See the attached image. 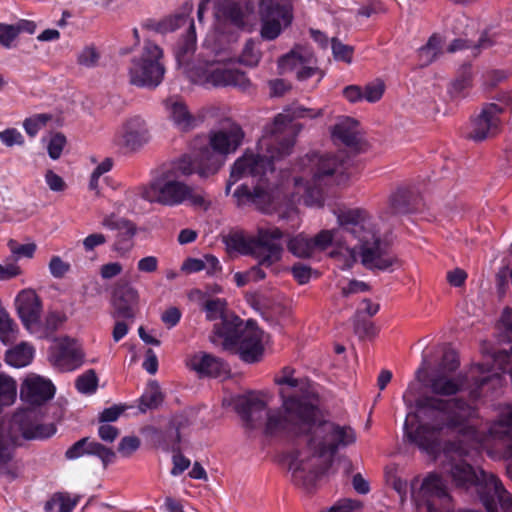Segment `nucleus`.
Returning a JSON list of instances; mask_svg holds the SVG:
<instances>
[{
  "instance_id": "obj_7",
  "label": "nucleus",
  "mask_w": 512,
  "mask_h": 512,
  "mask_svg": "<svg viewBox=\"0 0 512 512\" xmlns=\"http://www.w3.org/2000/svg\"><path fill=\"white\" fill-rule=\"evenodd\" d=\"M283 232L279 228L259 229L256 236H249L243 232L230 233L225 238L227 249L241 255L252 256L265 268H271L280 262L283 247L279 241Z\"/></svg>"
},
{
  "instance_id": "obj_52",
  "label": "nucleus",
  "mask_w": 512,
  "mask_h": 512,
  "mask_svg": "<svg viewBox=\"0 0 512 512\" xmlns=\"http://www.w3.org/2000/svg\"><path fill=\"white\" fill-rule=\"evenodd\" d=\"M19 35V28L16 24L0 23V44L6 48H10L12 42Z\"/></svg>"
},
{
  "instance_id": "obj_31",
  "label": "nucleus",
  "mask_w": 512,
  "mask_h": 512,
  "mask_svg": "<svg viewBox=\"0 0 512 512\" xmlns=\"http://www.w3.org/2000/svg\"><path fill=\"white\" fill-rule=\"evenodd\" d=\"M512 430V404L499 407L497 419L492 423L489 431L494 437L509 436Z\"/></svg>"
},
{
  "instance_id": "obj_59",
  "label": "nucleus",
  "mask_w": 512,
  "mask_h": 512,
  "mask_svg": "<svg viewBox=\"0 0 512 512\" xmlns=\"http://www.w3.org/2000/svg\"><path fill=\"white\" fill-rule=\"evenodd\" d=\"M459 367V359L455 351L446 350L440 362L442 372H454Z\"/></svg>"
},
{
  "instance_id": "obj_61",
  "label": "nucleus",
  "mask_w": 512,
  "mask_h": 512,
  "mask_svg": "<svg viewBox=\"0 0 512 512\" xmlns=\"http://www.w3.org/2000/svg\"><path fill=\"white\" fill-rule=\"evenodd\" d=\"M107 242L103 233H92L85 237L82 241L85 252H92L96 247L102 246Z\"/></svg>"
},
{
  "instance_id": "obj_29",
  "label": "nucleus",
  "mask_w": 512,
  "mask_h": 512,
  "mask_svg": "<svg viewBox=\"0 0 512 512\" xmlns=\"http://www.w3.org/2000/svg\"><path fill=\"white\" fill-rule=\"evenodd\" d=\"M35 349L27 343L21 342L15 347L8 349L5 353V362L15 368H22L29 365L34 358Z\"/></svg>"
},
{
  "instance_id": "obj_6",
  "label": "nucleus",
  "mask_w": 512,
  "mask_h": 512,
  "mask_svg": "<svg viewBox=\"0 0 512 512\" xmlns=\"http://www.w3.org/2000/svg\"><path fill=\"white\" fill-rule=\"evenodd\" d=\"M338 225L352 239L359 241L361 263L368 269L388 270L398 263L372 225L371 216L363 208H345L334 211Z\"/></svg>"
},
{
  "instance_id": "obj_37",
  "label": "nucleus",
  "mask_w": 512,
  "mask_h": 512,
  "mask_svg": "<svg viewBox=\"0 0 512 512\" xmlns=\"http://www.w3.org/2000/svg\"><path fill=\"white\" fill-rule=\"evenodd\" d=\"M441 40L433 35L429 38L427 44L418 50V58L421 66L431 64L440 53Z\"/></svg>"
},
{
  "instance_id": "obj_10",
  "label": "nucleus",
  "mask_w": 512,
  "mask_h": 512,
  "mask_svg": "<svg viewBox=\"0 0 512 512\" xmlns=\"http://www.w3.org/2000/svg\"><path fill=\"white\" fill-rule=\"evenodd\" d=\"M304 173L314 186L340 184L347 179L346 161L336 155L313 153L302 159Z\"/></svg>"
},
{
  "instance_id": "obj_23",
  "label": "nucleus",
  "mask_w": 512,
  "mask_h": 512,
  "mask_svg": "<svg viewBox=\"0 0 512 512\" xmlns=\"http://www.w3.org/2000/svg\"><path fill=\"white\" fill-rule=\"evenodd\" d=\"M253 5L250 0H216L215 15L218 19L243 28L251 13Z\"/></svg>"
},
{
  "instance_id": "obj_47",
  "label": "nucleus",
  "mask_w": 512,
  "mask_h": 512,
  "mask_svg": "<svg viewBox=\"0 0 512 512\" xmlns=\"http://www.w3.org/2000/svg\"><path fill=\"white\" fill-rule=\"evenodd\" d=\"M362 89L363 100H366L370 103H375L382 98L385 91V85L383 81L376 80L374 82L368 83Z\"/></svg>"
},
{
  "instance_id": "obj_15",
  "label": "nucleus",
  "mask_w": 512,
  "mask_h": 512,
  "mask_svg": "<svg viewBox=\"0 0 512 512\" xmlns=\"http://www.w3.org/2000/svg\"><path fill=\"white\" fill-rule=\"evenodd\" d=\"M150 140L146 121L140 116L128 118L114 136V143L130 152L140 150Z\"/></svg>"
},
{
  "instance_id": "obj_45",
  "label": "nucleus",
  "mask_w": 512,
  "mask_h": 512,
  "mask_svg": "<svg viewBox=\"0 0 512 512\" xmlns=\"http://www.w3.org/2000/svg\"><path fill=\"white\" fill-rule=\"evenodd\" d=\"M16 338V324L5 311H0V339L7 344Z\"/></svg>"
},
{
  "instance_id": "obj_41",
  "label": "nucleus",
  "mask_w": 512,
  "mask_h": 512,
  "mask_svg": "<svg viewBox=\"0 0 512 512\" xmlns=\"http://www.w3.org/2000/svg\"><path fill=\"white\" fill-rule=\"evenodd\" d=\"M63 317L57 312H49L44 321H41V329L39 332H33L39 338H46L52 335L63 323Z\"/></svg>"
},
{
  "instance_id": "obj_11",
  "label": "nucleus",
  "mask_w": 512,
  "mask_h": 512,
  "mask_svg": "<svg viewBox=\"0 0 512 512\" xmlns=\"http://www.w3.org/2000/svg\"><path fill=\"white\" fill-rule=\"evenodd\" d=\"M244 132L242 128L232 123L227 127H223L215 132H211L209 136V144L200 148L197 154L192 155L199 165L208 163L204 158V153L213 155L220 163L219 169L224 163V157L230 153H234L242 144Z\"/></svg>"
},
{
  "instance_id": "obj_57",
  "label": "nucleus",
  "mask_w": 512,
  "mask_h": 512,
  "mask_svg": "<svg viewBox=\"0 0 512 512\" xmlns=\"http://www.w3.org/2000/svg\"><path fill=\"white\" fill-rule=\"evenodd\" d=\"M327 512H361V503L352 499H341Z\"/></svg>"
},
{
  "instance_id": "obj_3",
  "label": "nucleus",
  "mask_w": 512,
  "mask_h": 512,
  "mask_svg": "<svg viewBox=\"0 0 512 512\" xmlns=\"http://www.w3.org/2000/svg\"><path fill=\"white\" fill-rule=\"evenodd\" d=\"M307 436L306 449L292 451L285 457L292 481L305 488L312 486L316 478L329 468L339 449L354 444L357 439L351 426L324 420L317 405Z\"/></svg>"
},
{
  "instance_id": "obj_58",
  "label": "nucleus",
  "mask_w": 512,
  "mask_h": 512,
  "mask_svg": "<svg viewBox=\"0 0 512 512\" xmlns=\"http://www.w3.org/2000/svg\"><path fill=\"white\" fill-rule=\"evenodd\" d=\"M88 442L89 438L87 437L78 440L67 449V451L65 452V457L69 460H74L84 455H87L86 450H88Z\"/></svg>"
},
{
  "instance_id": "obj_34",
  "label": "nucleus",
  "mask_w": 512,
  "mask_h": 512,
  "mask_svg": "<svg viewBox=\"0 0 512 512\" xmlns=\"http://www.w3.org/2000/svg\"><path fill=\"white\" fill-rule=\"evenodd\" d=\"M311 238L298 234L291 238L287 243V248L294 256L298 258H309L314 254Z\"/></svg>"
},
{
  "instance_id": "obj_18",
  "label": "nucleus",
  "mask_w": 512,
  "mask_h": 512,
  "mask_svg": "<svg viewBox=\"0 0 512 512\" xmlns=\"http://www.w3.org/2000/svg\"><path fill=\"white\" fill-rule=\"evenodd\" d=\"M263 332L249 320L232 344L237 346L240 358L247 363L257 362L263 354Z\"/></svg>"
},
{
  "instance_id": "obj_26",
  "label": "nucleus",
  "mask_w": 512,
  "mask_h": 512,
  "mask_svg": "<svg viewBox=\"0 0 512 512\" xmlns=\"http://www.w3.org/2000/svg\"><path fill=\"white\" fill-rule=\"evenodd\" d=\"M331 137L335 143L355 147L360 142L359 122L350 117H340L331 129Z\"/></svg>"
},
{
  "instance_id": "obj_44",
  "label": "nucleus",
  "mask_w": 512,
  "mask_h": 512,
  "mask_svg": "<svg viewBox=\"0 0 512 512\" xmlns=\"http://www.w3.org/2000/svg\"><path fill=\"white\" fill-rule=\"evenodd\" d=\"M7 246L15 261L21 258H33L37 249L36 244L33 242L20 244L14 239H10L7 243Z\"/></svg>"
},
{
  "instance_id": "obj_53",
  "label": "nucleus",
  "mask_w": 512,
  "mask_h": 512,
  "mask_svg": "<svg viewBox=\"0 0 512 512\" xmlns=\"http://www.w3.org/2000/svg\"><path fill=\"white\" fill-rule=\"evenodd\" d=\"M65 145L66 138L63 134L56 133L53 135L47 147L49 157L53 160L60 158Z\"/></svg>"
},
{
  "instance_id": "obj_9",
  "label": "nucleus",
  "mask_w": 512,
  "mask_h": 512,
  "mask_svg": "<svg viewBox=\"0 0 512 512\" xmlns=\"http://www.w3.org/2000/svg\"><path fill=\"white\" fill-rule=\"evenodd\" d=\"M162 49L150 42H145L142 54L132 60L129 69L130 82L139 87H157L163 80L165 69L160 63Z\"/></svg>"
},
{
  "instance_id": "obj_20",
  "label": "nucleus",
  "mask_w": 512,
  "mask_h": 512,
  "mask_svg": "<svg viewBox=\"0 0 512 512\" xmlns=\"http://www.w3.org/2000/svg\"><path fill=\"white\" fill-rule=\"evenodd\" d=\"M185 24H188L187 33L178 41L174 50L179 63L187 61L196 49V31L193 20L185 15H176L166 19L161 28L162 31H174Z\"/></svg>"
},
{
  "instance_id": "obj_4",
  "label": "nucleus",
  "mask_w": 512,
  "mask_h": 512,
  "mask_svg": "<svg viewBox=\"0 0 512 512\" xmlns=\"http://www.w3.org/2000/svg\"><path fill=\"white\" fill-rule=\"evenodd\" d=\"M447 441L443 446L446 461L443 463V471L450 476L457 488L468 490L477 487L480 499L486 510L493 512L496 502L501 508L510 512L512 510V495L505 489L499 478L487 473L483 469H474L463 457L468 454L467 441L476 438Z\"/></svg>"
},
{
  "instance_id": "obj_21",
  "label": "nucleus",
  "mask_w": 512,
  "mask_h": 512,
  "mask_svg": "<svg viewBox=\"0 0 512 512\" xmlns=\"http://www.w3.org/2000/svg\"><path fill=\"white\" fill-rule=\"evenodd\" d=\"M504 108L496 103L486 104L481 113L472 120L468 137L474 141H482L497 132L499 115Z\"/></svg>"
},
{
  "instance_id": "obj_36",
  "label": "nucleus",
  "mask_w": 512,
  "mask_h": 512,
  "mask_svg": "<svg viewBox=\"0 0 512 512\" xmlns=\"http://www.w3.org/2000/svg\"><path fill=\"white\" fill-rule=\"evenodd\" d=\"M202 309L209 321L221 320L227 313V302L223 298H209L204 301Z\"/></svg>"
},
{
  "instance_id": "obj_60",
  "label": "nucleus",
  "mask_w": 512,
  "mask_h": 512,
  "mask_svg": "<svg viewBox=\"0 0 512 512\" xmlns=\"http://www.w3.org/2000/svg\"><path fill=\"white\" fill-rule=\"evenodd\" d=\"M70 270V264L59 256H53L49 262V271L55 278H62Z\"/></svg>"
},
{
  "instance_id": "obj_8",
  "label": "nucleus",
  "mask_w": 512,
  "mask_h": 512,
  "mask_svg": "<svg viewBox=\"0 0 512 512\" xmlns=\"http://www.w3.org/2000/svg\"><path fill=\"white\" fill-rule=\"evenodd\" d=\"M190 80L205 87H239L246 89L250 81L246 74L233 66L231 61L211 60L199 62L189 72Z\"/></svg>"
},
{
  "instance_id": "obj_33",
  "label": "nucleus",
  "mask_w": 512,
  "mask_h": 512,
  "mask_svg": "<svg viewBox=\"0 0 512 512\" xmlns=\"http://www.w3.org/2000/svg\"><path fill=\"white\" fill-rule=\"evenodd\" d=\"M78 503V498H72L67 493L54 494L44 506L45 512H72Z\"/></svg>"
},
{
  "instance_id": "obj_25",
  "label": "nucleus",
  "mask_w": 512,
  "mask_h": 512,
  "mask_svg": "<svg viewBox=\"0 0 512 512\" xmlns=\"http://www.w3.org/2000/svg\"><path fill=\"white\" fill-rule=\"evenodd\" d=\"M186 364L200 376L218 377L228 372V367L222 359L206 352L191 355Z\"/></svg>"
},
{
  "instance_id": "obj_35",
  "label": "nucleus",
  "mask_w": 512,
  "mask_h": 512,
  "mask_svg": "<svg viewBox=\"0 0 512 512\" xmlns=\"http://www.w3.org/2000/svg\"><path fill=\"white\" fill-rule=\"evenodd\" d=\"M341 232L349 235L340 225L338 229L321 230L311 238L314 252L326 250L333 243L340 244L337 237Z\"/></svg>"
},
{
  "instance_id": "obj_63",
  "label": "nucleus",
  "mask_w": 512,
  "mask_h": 512,
  "mask_svg": "<svg viewBox=\"0 0 512 512\" xmlns=\"http://www.w3.org/2000/svg\"><path fill=\"white\" fill-rule=\"evenodd\" d=\"M292 274L295 280L303 285L310 281L312 270L309 266L296 264L292 267Z\"/></svg>"
},
{
  "instance_id": "obj_12",
  "label": "nucleus",
  "mask_w": 512,
  "mask_h": 512,
  "mask_svg": "<svg viewBox=\"0 0 512 512\" xmlns=\"http://www.w3.org/2000/svg\"><path fill=\"white\" fill-rule=\"evenodd\" d=\"M293 374L292 368L284 367L281 374L275 378L276 384L280 386L282 407L291 411L295 409L296 404H316L317 398L309 381L305 378H295Z\"/></svg>"
},
{
  "instance_id": "obj_55",
  "label": "nucleus",
  "mask_w": 512,
  "mask_h": 512,
  "mask_svg": "<svg viewBox=\"0 0 512 512\" xmlns=\"http://www.w3.org/2000/svg\"><path fill=\"white\" fill-rule=\"evenodd\" d=\"M0 141L7 147L14 145H23L24 138L22 134L15 128H8L0 132Z\"/></svg>"
},
{
  "instance_id": "obj_28",
  "label": "nucleus",
  "mask_w": 512,
  "mask_h": 512,
  "mask_svg": "<svg viewBox=\"0 0 512 512\" xmlns=\"http://www.w3.org/2000/svg\"><path fill=\"white\" fill-rule=\"evenodd\" d=\"M305 62H312V53L298 46L278 60V68L281 73H296Z\"/></svg>"
},
{
  "instance_id": "obj_16",
  "label": "nucleus",
  "mask_w": 512,
  "mask_h": 512,
  "mask_svg": "<svg viewBox=\"0 0 512 512\" xmlns=\"http://www.w3.org/2000/svg\"><path fill=\"white\" fill-rule=\"evenodd\" d=\"M49 359L61 371H73L81 366L83 353L78 343L69 337L55 339L50 348Z\"/></svg>"
},
{
  "instance_id": "obj_32",
  "label": "nucleus",
  "mask_w": 512,
  "mask_h": 512,
  "mask_svg": "<svg viewBox=\"0 0 512 512\" xmlns=\"http://www.w3.org/2000/svg\"><path fill=\"white\" fill-rule=\"evenodd\" d=\"M167 437L172 439V443L168 449L174 453L172 457L173 468L171 469V474L178 476L188 469L190 460L180 453L181 437L178 429L171 431Z\"/></svg>"
},
{
  "instance_id": "obj_17",
  "label": "nucleus",
  "mask_w": 512,
  "mask_h": 512,
  "mask_svg": "<svg viewBox=\"0 0 512 512\" xmlns=\"http://www.w3.org/2000/svg\"><path fill=\"white\" fill-rule=\"evenodd\" d=\"M15 305L18 316L29 333L39 332L41 329L42 303L36 292L32 289L20 291L15 299Z\"/></svg>"
},
{
  "instance_id": "obj_5",
  "label": "nucleus",
  "mask_w": 512,
  "mask_h": 512,
  "mask_svg": "<svg viewBox=\"0 0 512 512\" xmlns=\"http://www.w3.org/2000/svg\"><path fill=\"white\" fill-rule=\"evenodd\" d=\"M267 405L258 395L250 393L239 397L236 401V412L242 418L247 429L254 430L264 427L267 436L307 435L313 425L316 404H296L294 410L283 408L267 411Z\"/></svg>"
},
{
  "instance_id": "obj_14",
  "label": "nucleus",
  "mask_w": 512,
  "mask_h": 512,
  "mask_svg": "<svg viewBox=\"0 0 512 512\" xmlns=\"http://www.w3.org/2000/svg\"><path fill=\"white\" fill-rule=\"evenodd\" d=\"M420 495L427 512H450L452 498L443 478L437 473H429L421 484Z\"/></svg>"
},
{
  "instance_id": "obj_49",
  "label": "nucleus",
  "mask_w": 512,
  "mask_h": 512,
  "mask_svg": "<svg viewBox=\"0 0 512 512\" xmlns=\"http://www.w3.org/2000/svg\"><path fill=\"white\" fill-rule=\"evenodd\" d=\"M389 205L393 213H405L408 211L407 192L403 189L397 190L389 198Z\"/></svg>"
},
{
  "instance_id": "obj_42",
  "label": "nucleus",
  "mask_w": 512,
  "mask_h": 512,
  "mask_svg": "<svg viewBox=\"0 0 512 512\" xmlns=\"http://www.w3.org/2000/svg\"><path fill=\"white\" fill-rule=\"evenodd\" d=\"M75 386L82 394H93L98 386V378L95 371L90 369L78 376Z\"/></svg>"
},
{
  "instance_id": "obj_1",
  "label": "nucleus",
  "mask_w": 512,
  "mask_h": 512,
  "mask_svg": "<svg viewBox=\"0 0 512 512\" xmlns=\"http://www.w3.org/2000/svg\"><path fill=\"white\" fill-rule=\"evenodd\" d=\"M322 115V110H314L297 106L278 114L274 121L267 125L264 134L257 143L256 153L247 150L233 164L225 193L241 178L259 177L251 189L246 184L238 186L232 196L238 207L255 206L256 209L268 213L275 210L285 199L283 186L273 182L275 170L273 161L280 160L292 153L296 132L293 120L296 118L314 119Z\"/></svg>"
},
{
  "instance_id": "obj_51",
  "label": "nucleus",
  "mask_w": 512,
  "mask_h": 512,
  "mask_svg": "<svg viewBox=\"0 0 512 512\" xmlns=\"http://www.w3.org/2000/svg\"><path fill=\"white\" fill-rule=\"evenodd\" d=\"M491 46L490 40L485 37H481L476 45H472V43L466 39H455L447 48V51L450 53H454L456 51L468 48H488Z\"/></svg>"
},
{
  "instance_id": "obj_46",
  "label": "nucleus",
  "mask_w": 512,
  "mask_h": 512,
  "mask_svg": "<svg viewBox=\"0 0 512 512\" xmlns=\"http://www.w3.org/2000/svg\"><path fill=\"white\" fill-rule=\"evenodd\" d=\"M472 83L471 66L465 65L461 68L459 76L452 83V93L460 95L464 90L469 88Z\"/></svg>"
},
{
  "instance_id": "obj_27",
  "label": "nucleus",
  "mask_w": 512,
  "mask_h": 512,
  "mask_svg": "<svg viewBox=\"0 0 512 512\" xmlns=\"http://www.w3.org/2000/svg\"><path fill=\"white\" fill-rule=\"evenodd\" d=\"M165 107L175 126L181 131H189L197 125L196 118L190 113L186 104L178 98H169Z\"/></svg>"
},
{
  "instance_id": "obj_38",
  "label": "nucleus",
  "mask_w": 512,
  "mask_h": 512,
  "mask_svg": "<svg viewBox=\"0 0 512 512\" xmlns=\"http://www.w3.org/2000/svg\"><path fill=\"white\" fill-rule=\"evenodd\" d=\"M163 401V395L157 383L149 384L140 398L142 410L157 408Z\"/></svg>"
},
{
  "instance_id": "obj_30",
  "label": "nucleus",
  "mask_w": 512,
  "mask_h": 512,
  "mask_svg": "<svg viewBox=\"0 0 512 512\" xmlns=\"http://www.w3.org/2000/svg\"><path fill=\"white\" fill-rule=\"evenodd\" d=\"M220 321L214 325V333L232 344L243 328L240 318L227 313Z\"/></svg>"
},
{
  "instance_id": "obj_48",
  "label": "nucleus",
  "mask_w": 512,
  "mask_h": 512,
  "mask_svg": "<svg viewBox=\"0 0 512 512\" xmlns=\"http://www.w3.org/2000/svg\"><path fill=\"white\" fill-rule=\"evenodd\" d=\"M332 52L333 56L338 61H343L347 64L352 62L354 49L352 46L343 44L337 39H332Z\"/></svg>"
},
{
  "instance_id": "obj_13",
  "label": "nucleus",
  "mask_w": 512,
  "mask_h": 512,
  "mask_svg": "<svg viewBox=\"0 0 512 512\" xmlns=\"http://www.w3.org/2000/svg\"><path fill=\"white\" fill-rule=\"evenodd\" d=\"M262 15L261 37L265 40L276 39L282 27L290 25L293 19L292 5L290 2H273L262 0L260 4Z\"/></svg>"
},
{
  "instance_id": "obj_56",
  "label": "nucleus",
  "mask_w": 512,
  "mask_h": 512,
  "mask_svg": "<svg viewBox=\"0 0 512 512\" xmlns=\"http://www.w3.org/2000/svg\"><path fill=\"white\" fill-rule=\"evenodd\" d=\"M296 78L300 81H305L313 76H318V81L323 77L322 72L315 66L314 57L312 56V62H305L299 70H297Z\"/></svg>"
},
{
  "instance_id": "obj_64",
  "label": "nucleus",
  "mask_w": 512,
  "mask_h": 512,
  "mask_svg": "<svg viewBox=\"0 0 512 512\" xmlns=\"http://www.w3.org/2000/svg\"><path fill=\"white\" fill-rule=\"evenodd\" d=\"M500 327L508 341L512 342V309L505 308L501 314Z\"/></svg>"
},
{
  "instance_id": "obj_40",
  "label": "nucleus",
  "mask_w": 512,
  "mask_h": 512,
  "mask_svg": "<svg viewBox=\"0 0 512 512\" xmlns=\"http://www.w3.org/2000/svg\"><path fill=\"white\" fill-rule=\"evenodd\" d=\"M262 57L259 45L256 41L249 39L243 48L239 62L249 67H255Z\"/></svg>"
},
{
  "instance_id": "obj_50",
  "label": "nucleus",
  "mask_w": 512,
  "mask_h": 512,
  "mask_svg": "<svg viewBox=\"0 0 512 512\" xmlns=\"http://www.w3.org/2000/svg\"><path fill=\"white\" fill-rule=\"evenodd\" d=\"M100 54L94 46L85 47L77 57L79 65L92 68L95 67L99 61Z\"/></svg>"
},
{
  "instance_id": "obj_43",
  "label": "nucleus",
  "mask_w": 512,
  "mask_h": 512,
  "mask_svg": "<svg viewBox=\"0 0 512 512\" xmlns=\"http://www.w3.org/2000/svg\"><path fill=\"white\" fill-rule=\"evenodd\" d=\"M52 119L51 114H36L29 118H26L23 122L25 132L30 136L34 137L38 132L46 126V124Z\"/></svg>"
},
{
  "instance_id": "obj_39",
  "label": "nucleus",
  "mask_w": 512,
  "mask_h": 512,
  "mask_svg": "<svg viewBox=\"0 0 512 512\" xmlns=\"http://www.w3.org/2000/svg\"><path fill=\"white\" fill-rule=\"evenodd\" d=\"M86 454L98 457L105 468L109 464L113 463L116 458V454L111 448H108L97 441L90 440L88 442V450H86Z\"/></svg>"
},
{
  "instance_id": "obj_62",
  "label": "nucleus",
  "mask_w": 512,
  "mask_h": 512,
  "mask_svg": "<svg viewBox=\"0 0 512 512\" xmlns=\"http://www.w3.org/2000/svg\"><path fill=\"white\" fill-rule=\"evenodd\" d=\"M45 181L50 190L54 192H61L66 188V183L64 182L63 178L52 170H47L45 174Z\"/></svg>"
},
{
  "instance_id": "obj_54",
  "label": "nucleus",
  "mask_w": 512,
  "mask_h": 512,
  "mask_svg": "<svg viewBox=\"0 0 512 512\" xmlns=\"http://www.w3.org/2000/svg\"><path fill=\"white\" fill-rule=\"evenodd\" d=\"M140 447V439L136 436H126L118 444V452L123 457H130Z\"/></svg>"
},
{
  "instance_id": "obj_24",
  "label": "nucleus",
  "mask_w": 512,
  "mask_h": 512,
  "mask_svg": "<svg viewBox=\"0 0 512 512\" xmlns=\"http://www.w3.org/2000/svg\"><path fill=\"white\" fill-rule=\"evenodd\" d=\"M139 301V295L135 288L129 284H118L112 294V317L121 319H133Z\"/></svg>"
},
{
  "instance_id": "obj_2",
  "label": "nucleus",
  "mask_w": 512,
  "mask_h": 512,
  "mask_svg": "<svg viewBox=\"0 0 512 512\" xmlns=\"http://www.w3.org/2000/svg\"><path fill=\"white\" fill-rule=\"evenodd\" d=\"M206 151L204 158L208 163L199 165L192 154L182 156L162 165L154 174L148 185L139 188V195L150 203L175 207L187 203L194 208L207 210L211 201L198 186L188 184L183 177L194 173L201 178L214 175L219 170V161Z\"/></svg>"
},
{
  "instance_id": "obj_19",
  "label": "nucleus",
  "mask_w": 512,
  "mask_h": 512,
  "mask_svg": "<svg viewBox=\"0 0 512 512\" xmlns=\"http://www.w3.org/2000/svg\"><path fill=\"white\" fill-rule=\"evenodd\" d=\"M101 225L109 230L117 231L112 250L120 257L126 256L134 245L133 238L136 233L135 225L131 221L118 217L115 214L104 216Z\"/></svg>"
},
{
  "instance_id": "obj_22",
  "label": "nucleus",
  "mask_w": 512,
  "mask_h": 512,
  "mask_svg": "<svg viewBox=\"0 0 512 512\" xmlns=\"http://www.w3.org/2000/svg\"><path fill=\"white\" fill-rule=\"evenodd\" d=\"M54 393L52 382L35 374L28 375L20 387L22 401L31 405H42L53 398Z\"/></svg>"
}]
</instances>
